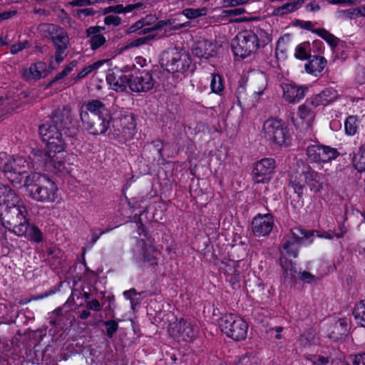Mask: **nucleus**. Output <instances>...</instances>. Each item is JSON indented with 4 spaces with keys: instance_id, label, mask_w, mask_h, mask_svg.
Masks as SVG:
<instances>
[{
    "instance_id": "f03ea898",
    "label": "nucleus",
    "mask_w": 365,
    "mask_h": 365,
    "mask_svg": "<svg viewBox=\"0 0 365 365\" xmlns=\"http://www.w3.org/2000/svg\"><path fill=\"white\" fill-rule=\"evenodd\" d=\"M69 115L68 109L58 110L39 127V135L46 143L47 152L59 153L65 150L64 134L66 126L70 122Z\"/></svg>"
},
{
    "instance_id": "6ab92c4d",
    "label": "nucleus",
    "mask_w": 365,
    "mask_h": 365,
    "mask_svg": "<svg viewBox=\"0 0 365 365\" xmlns=\"http://www.w3.org/2000/svg\"><path fill=\"white\" fill-rule=\"evenodd\" d=\"M274 220L271 215H259L252 220V231L257 237L266 236L273 228Z\"/></svg>"
},
{
    "instance_id": "c85d7f7f",
    "label": "nucleus",
    "mask_w": 365,
    "mask_h": 365,
    "mask_svg": "<svg viewBox=\"0 0 365 365\" xmlns=\"http://www.w3.org/2000/svg\"><path fill=\"white\" fill-rule=\"evenodd\" d=\"M86 112H91L98 117L105 116V115H108L110 113V110L106 108V106L99 100H92L88 101L86 105Z\"/></svg>"
},
{
    "instance_id": "39448f33",
    "label": "nucleus",
    "mask_w": 365,
    "mask_h": 365,
    "mask_svg": "<svg viewBox=\"0 0 365 365\" xmlns=\"http://www.w3.org/2000/svg\"><path fill=\"white\" fill-rule=\"evenodd\" d=\"M262 137L272 146L279 148L291 145L292 136L286 123L281 119L270 118L262 125Z\"/></svg>"
},
{
    "instance_id": "58836bf2",
    "label": "nucleus",
    "mask_w": 365,
    "mask_h": 365,
    "mask_svg": "<svg viewBox=\"0 0 365 365\" xmlns=\"http://www.w3.org/2000/svg\"><path fill=\"white\" fill-rule=\"evenodd\" d=\"M100 123L96 125V135L104 134L109 128L112 118L110 113L103 117H98Z\"/></svg>"
},
{
    "instance_id": "6e6552de",
    "label": "nucleus",
    "mask_w": 365,
    "mask_h": 365,
    "mask_svg": "<svg viewBox=\"0 0 365 365\" xmlns=\"http://www.w3.org/2000/svg\"><path fill=\"white\" fill-rule=\"evenodd\" d=\"M220 327L228 337L235 341H241L246 338L248 324L240 317L234 314H226L220 321Z\"/></svg>"
},
{
    "instance_id": "f3484780",
    "label": "nucleus",
    "mask_w": 365,
    "mask_h": 365,
    "mask_svg": "<svg viewBox=\"0 0 365 365\" xmlns=\"http://www.w3.org/2000/svg\"><path fill=\"white\" fill-rule=\"evenodd\" d=\"M173 330L176 331L175 336L178 340L192 341L197 334V327L190 321L180 319L175 323Z\"/></svg>"
},
{
    "instance_id": "bb28decb",
    "label": "nucleus",
    "mask_w": 365,
    "mask_h": 365,
    "mask_svg": "<svg viewBox=\"0 0 365 365\" xmlns=\"http://www.w3.org/2000/svg\"><path fill=\"white\" fill-rule=\"evenodd\" d=\"M348 331V321L346 318H341L333 325L329 337L336 341L346 336Z\"/></svg>"
},
{
    "instance_id": "ddd939ff",
    "label": "nucleus",
    "mask_w": 365,
    "mask_h": 365,
    "mask_svg": "<svg viewBox=\"0 0 365 365\" xmlns=\"http://www.w3.org/2000/svg\"><path fill=\"white\" fill-rule=\"evenodd\" d=\"M154 84L155 80L148 71H138L130 75L129 88L133 92L149 91Z\"/></svg>"
},
{
    "instance_id": "3c124183",
    "label": "nucleus",
    "mask_w": 365,
    "mask_h": 365,
    "mask_svg": "<svg viewBox=\"0 0 365 365\" xmlns=\"http://www.w3.org/2000/svg\"><path fill=\"white\" fill-rule=\"evenodd\" d=\"M175 20L173 19L158 21L155 24V26H153V27L148 28V29L143 30V31L140 32V34H146V33L152 31L158 30V29H162V28H163V27H165L166 26L173 25V24H175Z\"/></svg>"
},
{
    "instance_id": "5701e85b",
    "label": "nucleus",
    "mask_w": 365,
    "mask_h": 365,
    "mask_svg": "<svg viewBox=\"0 0 365 365\" xmlns=\"http://www.w3.org/2000/svg\"><path fill=\"white\" fill-rule=\"evenodd\" d=\"M338 98L337 91L332 88H327L321 93L315 95L311 99V103L314 107L327 106L334 102Z\"/></svg>"
},
{
    "instance_id": "9d476101",
    "label": "nucleus",
    "mask_w": 365,
    "mask_h": 365,
    "mask_svg": "<svg viewBox=\"0 0 365 365\" xmlns=\"http://www.w3.org/2000/svg\"><path fill=\"white\" fill-rule=\"evenodd\" d=\"M306 153L308 159L317 163H328L339 155L336 149L317 143L308 145Z\"/></svg>"
},
{
    "instance_id": "cd10ccee",
    "label": "nucleus",
    "mask_w": 365,
    "mask_h": 365,
    "mask_svg": "<svg viewBox=\"0 0 365 365\" xmlns=\"http://www.w3.org/2000/svg\"><path fill=\"white\" fill-rule=\"evenodd\" d=\"M303 2V0H297L284 4L274 8L272 14L274 16H284L298 10L302 6Z\"/></svg>"
},
{
    "instance_id": "7c9ffc66",
    "label": "nucleus",
    "mask_w": 365,
    "mask_h": 365,
    "mask_svg": "<svg viewBox=\"0 0 365 365\" xmlns=\"http://www.w3.org/2000/svg\"><path fill=\"white\" fill-rule=\"evenodd\" d=\"M352 165L359 172L365 171V145H361L352 157Z\"/></svg>"
},
{
    "instance_id": "a19ab883",
    "label": "nucleus",
    "mask_w": 365,
    "mask_h": 365,
    "mask_svg": "<svg viewBox=\"0 0 365 365\" xmlns=\"http://www.w3.org/2000/svg\"><path fill=\"white\" fill-rule=\"evenodd\" d=\"M14 162V157L6 153H0V170L9 175L11 169V164Z\"/></svg>"
},
{
    "instance_id": "393cba45",
    "label": "nucleus",
    "mask_w": 365,
    "mask_h": 365,
    "mask_svg": "<svg viewBox=\"0 0 365 365\" xmlns=\"http://www.w3.org/2000/svg\"><path fill=\"white\" fill-rule=\"evenodd\" d=\"M101 31V28L99 26H91L86 30V36L90 38L89 43L92 50L98 49L106 41Z\"/></svg>"
},
{
    "instance_id": "412c9836",
    "label": "nucleus",
    "mask_w": 365,
    "mask_h": 365,
    "mask_svg": "<svg viewBox=\"0 0 365 365\" xmlns=\"http://www.w3.org/2000/svg\"><path fill=\"white\" fill-rule=\"evenodd\" d=\"M49 73L45 62L38 61L31 63L29 68H24L22 76L26 81H37L46 77Z\"/></svg>"
},
{
    "instance_id": "864d4df0",
    "label": "nucleus",
    "mask_w": 365,
    "mask_h": 365,
    "mask_svg": "<svg viewBox=\"0 0 365 365\" xmlns=\"http://www.w3.org/2000/svg\"><path fill=\"white\" fill-rule=\"evenodd\" d=\"M76 61H72L71 62H70L61 72L58 73L56 76L54 81L60 80L64 78L65 76H68L74 69V68L76 67Z\"/></svg>"
},
{
    "instance_id": "4468645a",
    "label": "nucleus",
    "mask_w": 365,
    "mask_h": 365,
    "mask_svg": "<svg viewBox=\"0 0 365 365\" xmlns=\"http://www.w3.org/2000/svg\"><path fill=\"white\" fill-rule=\"evenodd\" d=\"M153 240L146 237L138 241L134 252L140 253L144 261L150 263L151 265L157 264V259L160 255V252L153 247Z\"/></svg>"
},
{
    "instance_id": "4c0bfd02",
    "label": "nucleus",
    "mask_w": 365,
    "mask_h": 365,
    "mask_svg": "<svg viewBox=\"0 0 365 365\" xmlns=\"http://www.w3.org/2000/svg\"><path fill=\"white\" fill-rule=\"evenodd\" d=\"M56 26L52 24H41L38 26V31L42 36L51 40L56 34Z\"/></svg>"
},
{
    "instance_id": "7ed1b4c3",
    "label": "nucleus",
    "mask_w": 365,
    "mask_h": 365,
    "mask_svg": "<svg viewBox=\"0 0 365 365\" xmlns=\"http://www.w3.org/2000/svg\"><path fill=\"white\" fill-rule=\"evenodd\" d=\"M23 186L27 195L36 202L52 203L58 198L57 185L46 175L31 173L26 176Z\"/></svg>"
},
{
    "instance_id": "a211bd4d",
    "label": "nucleus",
    "mask_w": 365,
    "mask_h": 365,
    "mask_svg": "<svg viewBox=\"0 0 365 365\" xmlns=\"http://www.w3.org/2000/svg\"><path fill=\"white\" fill-rule=\"evenodd\" d=\"M29 169V164L24 158L21 156L14 157V162H12L8 178L14 184H21Z\"/></svg>"
},
{
    "instance_id": "aec40b11",
    "label": "nucleus",
    "mask_w": 365,
    "mask_h": 365,
    "mask_svg": "<svg viewBox=\"0 0 365 365\" xmlns=\"http://www.w3.org/2000/svg\"><path fill=\"white\" fill-rule=\"evenodd\" d=\"M56 153L47 152L43 157L46 168L56 173L67 174L69 168L65 165L61 158L56 156Z\"/></svg>"
},
{
    "instance_id": "8fccbe9b",
    "label": "nucleus",
    "mask_w": 365,
    "mask_h": 365,
    "mask_svg": "<svg viewBox=\"0 0 365 365\" xmlns=\"http://www.w3.org/2000/svg\"><path fill=\"white\" fill-rule=\"evenodd\" d=\"M346 364V365H365V353L349 356Z\"/></svg>"
},
{
    "instance_id": "0eeeda50",
    "label": "nucleus",
    "mask_w": 365,
    "mask_h": 365,
    "mask_svg": "<svg viewBox=\"0 0 365 365\" xmlns=\"http://www.w3.org/2000/svg\"><path fill=\"white\" fill-rule=\"evenodd\" d=\"M314 230H307L300 227H294L283 238L282 257H298L299 245L309 246L313 243Z\"/></svg>"
},
{
    "instance_id": "a878e982",
    "label": "nucleus",
    "mask_w": 365,
    "mask_h": 365,
    "mask_svg": "<svg viewBox=\"0 0 365 365\" xmlns=\"http://www.w3.org/2000/svg\"><path fill=\"white\" fill-rule=\"evenodd\" d=\"M327 60L322 56H314L305 64L307 73L317 76L325 68Z\"/></svg>"
},
{
    "instance_id": "e2e57ef3",
    "label": "nucleus",
    "mask_w": 365,
    "mask_h": 365,
    "mask_svg": "<svg viewBox=\"0 0 365 365\" xmlns=\"http://www.w3.org/2000/svg\"><path fill=\"white\" fill-rule=\"evenodd\" d=\"M63 315V309L61 307H58L56 309L50 316V323L53 325L56 324L58 322V317H61Z\"/></svg>"
},
{
    "instance_id": "72a5a7b5",
    "label": "nucleus",
    "mask_w": 365,
    "mask_h": 365,
    "mask_svg": "<svg viewBox=\"0 0 365 365\" xmlns=\"http://www.w3.org/2000/svg\"><path fill=\"white\" fill-rule=\"evenodd\" d=\"M353 314L357 324L365 327V299L356 305Z\"/></svg>"
},
{
    "instance_id": "ea45409f",
    "label": "nucleus",
    "mask_w": 365,
    "mask_h": 365,
    "mask_svg": "<svg viewBox=\"0 0 365 365\" xmlns=\"http://www.w3.org/2000/svg\"><path fill=\"white\" fill-rule=\"evenodd\" d=\"M100 123L96 125V135L104 134L109 128L112 118L110 113L103 117H98Z\"/></svg>"
},
{
    "instance_id": "49530a36",
    "label": "nucleus",
    "mask_w": 365,
    "mask_h": 365,
    "mask_svg": "<svg viewBox=\"0 0 365 365\" xmlns=\"http://www.w3.org/2000/svg\"><path fill=\"white\" fill-rule=\"evenodd\" d=\"M80 118L84 128L91 135H96V125L89 120L88 113L86 111H81Z\"/></svg>"
},
{
    "instance_id": "13d9d810",
    "label": "nucleus",
    "mask_w": 365,
    "mask_h": 365,
    "mask_svg": "<svg viewBox=\"0 0 365 365\" xmlns=\"http://www.w3.org/2000/svg\"><path fill=\"white\" fill-rule=\"evenodd\" d=\"M141 20L143 21V24H145V29L153 27L158 22L157 18L154 15H147L145 17L141 19ZM143 31V29L141 30L139 34H141L140 32Z\"/></svg>"
},
{
    "instance_id": "5fc2aeb1",
    "label": "nucleus",
    "mask_w": 365,
    "mask_h": 365,
    "mask_svg": "<svg viewBox=\"0 0 365 365\" xmlns=\"http://www.w3.org/2000/svg\"><path fill=\"white\" fill-rule=\"evenodd\" d=\"M104 324L106 327V335L109 338H112L113 336L114 333L118 329V323L114 320H108L104 322Z\"/></svg>"
},
{
    "instance_id": "dca6fc26",
    "label": "nucleus",
    "mask_w": 365,
    "mask_h": 365,
    "mask_svg": "<svg viewBox=\"0 0 365 365\" xmlns=\"http://www.w3.org/2000/svg\"><path fill=\"white\" fill-rule=\"evenodd\" d=\"M130 75H125L120 69L115 68L108 70L106 75V81L110 88L117 92L124 91L129 87Z\"/></svg>"
},
{
    "instance_id": "20e7f679",
    "label": "nucleus",
    "mask_w": 365,
    "mask_h": 365,
    "mask_svg": "<svg viewBox=\"0 0 365 365\" xmlns=\"http://www.w3.org/2000/svg\"><path fill=\"white\" fill-rule=\"evenodd\" d=\"M272 41L270 35L264 30L255 28L240 32L232 41V49L236 56L245 58L257 49L264 47Z\"/></svg>"
},
{
    "instance_id": "0e129e2a",
    "label": "nucleus",
    "mask_w": 365,
    "mask_h": 365,
    "mask_svg": "<svg viewBox=\"0 0 365 365\" xmlns=\"http://www.w3.org/2000/svg\"><path fill=\"white\" fill-rule=\"evenodd\" d=\"M245 12V10L244 8H235L229 10H225L222 11V14L224 16H240Z\"/></svg>"
},
{
    "instance_id": "69168bd1",
    "label": "nucleus",
    "mask_w": 365,
    "mask_h": 365,
    "mask_svg": "<svg viewBox=\"0 0 365 365\" xmlns=\"http://www.w3.org/2000/svg\"><path fill=\"white\" fill-rule=\"evenodd\" d=\"M138 293L136 292L135 289L133 288L129 290L125 291L123 292V296L125 299H128L130 302L131 307H133L134 305L137 304V302H135L133 296L137 295Z\"/></svg>"
},
{
    "instance_id": "473e14b6",
    "label": "nucleus",
    "mask_w": 365,
    "mask_h": 365,
    "mask_svg": "<svg viewBox=\"0 0 365 365\" xmlns=\"http://www.w3.org/2000/svg\"><path fill=\"white\" fill-rule=\"evenodd\" d=\"M313 33L317 34L327 42L332 48L336 47L338 44L339 39L332 34L324 29H317L313 30Z\"/></svg>"
},
{
    "instance_id": "052dcab7",
    "label": "nucleus",
    "mask_w": 365,
    "mask_h": 365,
    "mask_svg": "<svg viewBox=\"0 0 365 365\" xmlns=\"http://www.w3.org/2000/svg\"><path fill=\"white\" fill-rule=\"evenodd\" d=\"M29 45V43L27 41H24L22 42H19L18 43L13 44L11 46L10 52L11 54H16L19 52L23 51L24 48H26Z\"/></svg>"
},
{
    "instance_id": "f8f14e48",
    "label": "nucleus",
    "mask_w": 365,
    "mask_h": 365,
    "mask_svg": "<svg viewBox=\"0 0 365 365\" xmlns=\"http://www.w3.org/2000/svg\"><path fill=\"white\" fill-rule=\"evenodd\" d=\"M191 65V58L185 52L174 48L170 52V59L166 64L167 70L173 73H187Z\"/></svg>"
},
{
    "instance_id": "774afa93",
    "label": "nucleus",
    "mask_w": 365,
    "mask_h": 365,
    "mask_svg": "<svg viewBox=\"0 0 365 365\" xmlns=\"http://www.w3.org/2000/svg\"><path fill=\"white\" fill-rule=\"evenodd\" d=\"M143 29H145V24H143V21H142V20L140 19L128 28L127 33H134Z\"/></svg>"
},
{
    "instance_id": "b1692460",
    "label": "nucleus",
    "mask_w": 365,
    "mask_h": 365,
    "mask_svg": "<svg viewBox=\"0 0 365 365\" xmlns=\"http://www.w3.org/2000/svg\"><path fill=\"white\" fill-rule=\"evenodd\" d=\"M297 115L296 123L302 128L311 127L315 118L314 112L307 105L299 106Z\"/></svg>"
},
{
    "instance_id": "4d7b16f0",
    "label": "nucleus",
    "mask_w": 365,
    "mask_h": 365,
    "mask_svg": "<svg viewBox=\"0 0 365 365\" xmlns=\"http://www.w3.org/2000/svg\"><path fill=\"white\" fill-rule=\"evenodd\" d=\"M56 52H55V59L57 63H61L63 61L65 57L66 56V50L68 48V46H55Z\"/></svg>"
},
{
    "instance_id": "4be33fe9",
    "label": "nucleus",
    "mask_w": 365,
    "mask_h": 365,
    "mask_svg": "<svg viewBox=\"0 0 365 365\" xmlns=\"http://www.w3.org/2000/svg\"><path fill=\"white\" fill-rule=\"evenodd\" d=\"M192 53L198 58L207 59L216 55V46L207 40L200 41L192 48Z\"/></svg>"
},
{
    "instance_id": "6e6d98bb",
    "label": "nucleus",
    "mask_w": 365,
    "mask_h": 365,
    "mask_svg": "<svg viewBox=\"0 0 365 365\" xmlns=\"http://www.w3.org/2000/svg\"><path fill=\"white\" fill-rule=\"evenodd\" d=\"M234 365H256V361L254 359L247 354L242 355L237 357L234 361Z\"/></svg>"
},
{
    "instance_id": "680f3d73",
    "label": "nucleus",
    "mask_w": 365,
    "mask_h": 365,
    "mask_svg": "<svg viewBox=\"0 0 365 365\" xmlns=\"http://www.w3.org/2000/svg\"><path fill=\"white\" fill-rule=\"evenodd\" d=\"M86 308L88 310H92L94 312H99L102 309V305L99 302L98 299H92L86 302Z\"/></svg>"
},
{
    "instance_id": "c03bdc74",
    "label": "nucleus",
    "mask_w": 365,
    "mask_h": 365,
    "mask_svg": "<svg viewBox=\"0 0 365 365\" xmlns=\"http://www.w3.org/2000/svg\"><path fill=\"white\" fill-rule=\"evenodd\" d=\"M310 55V44L309 42H303L295 48L294 56L300 60L307 59Z\"/></svg>"
},
{
    "instance_id": "e433bc0d",
    "label": "nucleus",
    "mask_w": 365,
    "mask_h": 365,
    "mask_svg": "<svg viewBox=\"0 0 365 365\" xmlns=\"http://www.w3.org/2000/svg\"><path fill=\"white\" fill-rule=\"evenodd\" d=\"M56 26L52 24H41L38 26V31L42 36L51 40L56 34Z\"/></svg>"
},
{
    "instance_id": "79ce46f5",
    "label": "nucleus",
    "mask_w": 365,
    "mask_h": 365,
    "mask_svg": "<svg viewBox=\"0 0 365 365\" xmlns=\"http://www.w3.org/2000/svg\"><path fill=\"white\" fill-rule=\"evenodd\" d=\"M210 88L212 93L217 95L222 94L224 90V86L222 83V78L221 76L218 74H212Z\"/></svg>"
},
{
    "instance_id": "f257e3e1",
    "label": "nucleus",
    "mask_w": 365,
    "mask_h": 365,
    "mask_svg": "<svg viewBox=\"0 0 365 365\" xmlns=\"http://www.w3.org/2000/svg\"><path fill=\"white\" fill-rule=\"evenodd\" d=\"M0 220L18 237L39 243L43 240L40 229L29 223L24 200L8 185L0 182Z\"/></svg>"
},
{
    "instance_id": "338daca9",
    "label": "nucleus",
    "mask_w": 365,
    "mask_h": 365,
    "mask_svg": "<svg viewBox=\"0 0 365 365\" xmlns=\"http://www.w3.org/2000/svg\"><path fill=\"white\" fill-rule=\"evenodd\" d=\"M341 14L350 19H356L359 17L357 8H351L344 11H341Z\"/></svg>"
},
{
    "instance_id": "bf43d9fd",
    "label": "nucleus",
    "mask_w": 365,
    "mask_h": 365,
    "mask_svg": "<svg viewBox=\"0 0 365 365\" xmlns=\"http://www.w3.org/2000/svg\"><path fill=\"white\" fill-rule=\"evenodd\" d=\"M105 24L108 26H118L121 23V19L115 15H109L104 19Z\"/></svg>"
},
{
    "instance_id": "9b49d317",
    "label": "nucleus",
    "mask_w": 365,
    "mask_h": 365,
    "mask_svg": "<svg viewBox=\"0 0 365 365\" xmlns=\"http://www.w3.org/2000/svg\"><path fill=\"white\" fill-rule=\"evenodd\" d=\"M276 166L275 160L264 158L256 162L252 169V178L255 183H268L272 178Z\"/></svg>"
},
{
    "instance_id": "c9c22d12",
    "label": "nucleus",
    "mask_w": 365,
    "mask_h": 365,
    "mask_svg": "<svg viewBox=\"0 0 365 365\" xmlns=\"http://www.w3.org/2000/svg\"><path fill=\"white\" fill-rule=\"evenodd\" d=\"M358 120L355 116H349L344 122V130L346 135H354L358 130Z\"/></svg>"
},
{
    "instance_id": "de8ad7c7",
    "label": "nucleus",
    "mask_w": 365,
    "mask_h": 365,
    "mask_svg": "<svg viewBox=\"0 0 365 365\" xmlns=\"http://www.w3.org/2000/svg\"><path fill=\"white\" fill-rule=\"evenodd\" d=\"M143 6V3L138 2L136 4H129L123 6L122 4L113 6V13L126 14L133 11L135 9H140Z\"/></svg>"
},
{
    "instance_id": "37998d69",
    "label": "nucleus",
    "mask_w": 365,
    "mask_h": 365,
    "mask_svg": "<svg viewBox=\"0 0 365 365\" xmlns=\"http://www.w3.org/2000/svg\"><path fill=\"white\" fill-rule=\"evenodd\" d=\"M346 228L344 227V225H341L339 227L338 232L335 233H332L331 232H325L324 233H320L317 231H314V234L316 232L317 237L319 238L323 239H327V240H332L334 237L336 238H341L344 237V235L346 233Z\"/></svg>"
},
{
    "instance_id": "a18cd8bd",
    "label": "nucleus",
    "mask_w": 365,
    "mask_h": 365,
    "mask_svg": "<svg viewBox=\"0 0 365 365\" xmlns=\"http://www.w3.org/2000/svg\"><path fill=\"white\" fill-rule=\"evenodd\" d=\"M103 63H104V61H96V62L88 66H86L78 73V75L74 78V80L76 81L78 80H80L81 78L86 77L88 74H90L93 71L98 69Z\"/></svg>"
},
{
    "instance_id": "c756f323",
    "label": "nucleus",
    "mask_w": 365,
    "mask_h": 365,
    "mask_svg": "<svg viewBox=\"0 0 365 365\" xmlns=\"http://www.w3.org/2000/svg\"><path fill=\"white\" fill-rule=\"evenodd\" d=\"M289 41V35L288 34L281 36L277 41L275 57L278 61H284L286 59Z\"/></svg>"
},
{
    "instance_id": "f704fd0d",
    "label": "nucleus",
    "mask_w": 365,
    "mask_h": 365,
    "mask_svg": "<svg viewBox=\"0 0 365 365\" xmlns=\"http://www.w3.org/2000/svg\"><path fill=\"white\" fill-rule=\"evenodd\" d=\"M207 7H202L197 9L187 8L182 10V14L187 19H193L198 17L205 16L207 13Z\"/></svg>"
},
{
    "instance_id": "2f4dec72",
    "label": "nucleus",
    "mask_w": 365,
    "mask_h": 365,
    "mask_svg": "<svg viewBox=\"0 0 365 365\" xmlns=\"http://www.w3.org/2000/svg\"><path fill=\"white\" fill-rule=\"evenodd\" d=\"M155 38L153 35H148L144 37L133 39L120 48V51L123 52L133 48H138L153 41Z\"/></svg>"
},
{
    "instance_id": "1a4fd4ad",
    "label": "nucleus",
    "mask_w": 365,
    "mask_h": 365,
    "mask_svg": "<svg viewBox=\"0 0 365 365\" xmlns=\"http://www.w3.org/2000/svg\"><path fill=\"white\" fill-rule=\"evenodd\" d=\"M113 135L119 141H128L135 133V123L132 115L120 113L112 119Z\"/></svg>"
},
{
    "instance_id": "09e8293b",
    "label": "nucleus",
    "mask_w": 365,
    "mask_h": 365,
    "mask_svg": "<svg viewBox=\"0 0 365 365\" xmlns=\"http://www.w3.org/2000/svg\"><path fill=\"white\" fill-rule=\"evenodd\" d=\"M56 38H54L52 42L55 45V46H68L69 42V38L68 36L67 32L63 30H58V34Z\"/></svg>"
},
{
    "instance_id": "423d86ee",
    "label": "nucleus",
    "mask_w": 365,
    "mask_h": 365,
    "mask_svg": "<svg viewBox=\"0 0 365 365\" xmlns=\"http://www.w3.org/2000/svg\"><path fill=\"white\" fill-rule=\"evenodd\" d=\"M289 185L299 198L303 197L306 187L312 193L318 194L324 189L323 176L311 168H308L301 173L292 175L289 180Z\"/></svg>"
},
{
    "instance_id": "2eb2a0df",
    "label": "nucleus",
    "mask_w": 365,
    "mask_h": 365,
    "mask_svg": "<svg viewBox=\"0 0 365 365\" xmlns=\"http://www.w3.org/2000/svg\"><path fill=\"white\" fill-rule=\"evenodd\" d=\"M282 97L285 101L297 103L303 99L308 91L307 86L297 85L294 83H284L281 86Z\"/></svg>"
},
{
    "instance_id": "603ef678",
    "label": "nucleus",
    "mask_w": 365,
    "mask_h": 365,
    "mask_svg": "<svg viewBox=\"0 0 365 365\" xmlns=\"http://www.w3.org/2000/svg\"><path fill=\"white\" fill-rule=\"evenodd\" d=\"M280 264L284 274H293V272H297L292 262L289 259H287L286 257H281Z\"/></svg>"
}]
</instances>
